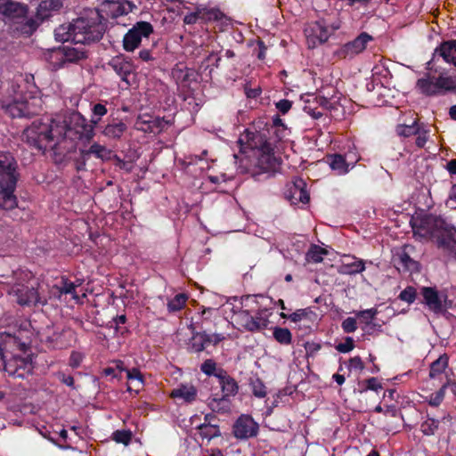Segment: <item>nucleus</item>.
<instances>
[{
	"label": "nucleus",
	"instance_id": "obj_12",
	"mask_svg": "<svg viewBox=\"0 0 456 456\" xmlns=\"http://www.w3.org/2000/svg\"><path fill=\"white\" fill-rule=\"evenodd\" d=\"M41 99L29 97L25 100H14L4 105V108L12 118H30L41 111Z\"/></svg>",
	"mask_w": 456,
	"mask_h": 456
},
{
	"label": "nucleus",
	"instance_id": "obj_53",
	"mask_svg": "<svg viewBox=\"0 0 456 456\" xmlns=\"http://www.w3.org/2000/svg\"><path fill=\"white\" fill-rule=\"evenodd\" d=\"M354 348V341L351 337H346L343 343H339L336 346V350L339 353H349Z\"/></svg>",
	"mask_w": 456,
	"mask_h": 456
},
{
	"label": "nucleus",
	"instance_id": "obj_58",
	"mask_svg": "<svg viewBox=\"0 0 456 456\" xmlns=\"http://www.w3.org/2000/svg\"><path fill=\"white\" fill-rule=\"evenodd\" d=\"M292 103L290 101L283 99L276 103V108L282 114H286L291 109Z\"/></svg>",
	"mask_w": 456,
	"mask_h": 456
},
{
	"label": "nucleus",
	"instance_id": "obj_37",
	"mask_svg": "<svg viewBox=\"0 0 456 456\" xmlns=\"http://www.w3.org/2000/svg\"><path fill=\"white\" fill-rule=\"evenodd\" d=\"M80 285V283H74L69 281L67 278L62 277L59 285H56L54 288L58 290L59 294H69L72 297L78 301L79 297L76 292V289Z\"/></svg>",
	"mask_w": 456,
	"mask_h": 456
},
{
	"label": "nucleus",
	"instance_id": "obj_61",
	"mask_svg": "<svg viewBox=\"0 0 456 456\" xmlns=\"http://www.w3.org/2000/svg\"><path fill=\"white\" fill-rule=\"evenodd\" d=\"M305 348L307 354H314L321 349V345L315 342H306Z\"/></svg>",
	"mask_w": 456,
	"mask_h": 456
},
{
	"label": "nucleus",
	"instance_id": "obj_13",
	"mask_svg": "<svg viewBox=\"0 0 456 456\" xmlns=\"http://www.w3.org/2000/svg\"><path fill=\"white\" fill-rule=\"evenodd\" d=\"M153 32V27L150 22L139 21L130 28L123 38V47L126 52H133L137 48L142 38L148 37Z\"/></svg>",
	"mask_w": 456,
	"mask_h": 456
},
{
	"label": "nucleus",
	"instance_id": "obj_36",
	"mask_svg": "<svg viewBox=\"0 0 456 456\" xmlns=\"http://www.w3.org/2000/svg\"><path fill=\"white\" fill-rule=\"evenodd\" d=\"M198 430L200 437L208 441L221 436L219 427L216 423H202L198 427Z\"/></svg>",
	"mask_w": 456,
	"mask_h": 456
},
{
	"label": "nucleus",
	"instance_id": "obj_20",
	"mask_svg": "<svg viewBox=\"0 0 456 456\" xmlns=\"http://www.w3.org/2000/svg\"><path fill=\"white\" fill-rule=\"evenodd\" d=\"M82 165L86 166V161L94 155L95 158L107 161L111 159L112 151L106 146L94 142L88 149H79Z\"/></svg>",
	"mask_w": 456,
	"mask_h": 456
},
{
	"label": "nucleus",
	"instance_id": "obj_25",
	"mask_svg": "<svg viewBox=\"0 0 456 456\" xmlns=\"http://www.w3.org/2000/svg\"><path fill=\"white\" fill-rule=\"evenodd\" d=\"M63 5L61 0H44L42 1L36 14V20L39 23L52 15V12L59 11Z\"/></svg>",
	"mask_w": 456,
	"mask_h": 456
},
{
	"label": "nucleus",
	"instance_id": "obj_11",
	"mask_svg": "<svg viewBox=\"0 0 456 456\" xmlns=\"http://www.w3.org/2000/svg\"><path fill=\"white\" fill-rule=\"evenodd\" d=\"M234 322L242 329L250 332L265 330L269 323L266 310H258L255 315L248 310H240L234 314Z\"/></svg>",
	"mask_w": 456,
	"mask_h": 456
},
{
	"label": "nucleus",
	"instance_id": "obj_8",
	"mask_svg": "<svg viewBox=\"0 0 456 456\" xmlns=\"http://www.w3.org/2000/svg\"><path fill=\"white\" fill-rule=\"evenodd\" d=\"M40 289L37 281H28L26 283L13 284L8 293L20 305L43 306L46 305L47 298L41 293Z\"/></svg>",
	"mask_w": 456,
	"mask_h": 456
},
{
	"label": "nucleus",
	"instance_id": "obj_28",
	"mask_svg": "<svg viewBox=\"0 0 456 456\" xmlns=\"http://www.w3.org/2000/svg\"><path fill=\"white\" fill-rule=\"evenodd\" d=\"M409 114L413 116L411 112ZM420 126L421 124L418 123L416 118L411 117V120L404 119L402 123H399L395 127V132L399 136L410 137L418 134Z\"/></svg>",
	"mask_w": 456,
	"mask_h": 456
},
{
	"label": "nucleus",
	"instance_id": "obj_5",
	"mask_svg": "<svg viewBox=\"0 0 456 456\" xmlns=\"http://www.w3.org/2000/svg\"><path fill=\"white\" fill-rule=\"evenodd\" d=\"M67 135V125L64 121L50 117L35 120L22 134L23 140L37 151L53 148Z\"/></svg>",
	"mask_w": 456,
	"mask_h": 456
},
{
	"label": "nucleus",
	"instance_id": "obj_15",
	"mask_svg": "<svg viewBox=\"0 0 456 456\" xmlns=\"http://www.w3.org/2000/svg\"><path fill=\"white\" fill-rule=\"evenodd\" d=\"M17 162L12 154L0 152V185L17 183Z\"/></svg>",
	"mask_w": 456,
	"mask_h": 456
},
{
	"label": "nucleus",
	"instance_id": "obj_4",
	"mask_svg": "<svg viewBox=\"0 0 456 456\" xmlns=\"http://www.w3.org/2000/svg\"><path fill=\"white\" fill-rule=\"evenodd\" d=\"M28 346L19 337L8 332L0 333V369L9 376L24 379L32 373L33 365Z\"/></svg>",
	"mask_w": 456,
	"mask_h": 456
},
{
	"label": "nucleus",
	"instance_id": "obj_52",
	"mask_svg": "<svg viewBox=\"0 0 456 456\" xmlns=\"http://www.w3.org/2000/svg\"><path fill=\"white\" fill-rule=\"evenodd\" d=\"M377 314L378 310L376 308L366 309L357 313V316L366 324L370 323Z\"/></svg>",
	"mask_w": 456,
	"mask_h": 456
},
{
	"label": "nucleus",
	"instance_id": "obj_19",
	"mask_svg": "<svg viewBox=\"0 0 456 456\" xmlns=\"http://www.w3.org/2000/svg\"><path fill=\"white\" fill-rule=\"evenodd\" d=\"M134 8H135V5L127 0H104L101 4V8L97 10L100 11V14L105 12L111 18H117L118 16L129 13L133 11Z\"/></svg>",
	"mask_w": 456,
	"mask_h": 456
},
{
	"label": "nucleus",
	"instance_id": "obj_51",
	"mask_svg": "<svg viewBox=\"0 0 456 456\" xmlns=\"http://www.w3.org/2000/svg\"><path fill=\"white\" fill-rule=\"evenodd\" d=\"M115 442L128 444L131 440V433L126 430H117L112 434Z\"/></svg>",
	"mask_w": 456,
	"mask_h": 456
},
{
	"label": "nucleus",
	"instance_id": "obj_62",
	"mask_svg": "<svg viewBox=\"0 0 456 456\" xmlns=\"http://www.w3.org/2000/svg\"><path fill=\"white\" fill-rule=\"evenodd\" d=\"M367 389L378 391L381 388V385L376 378H370L366 380Z\"/></svg>",
	"mask_w": 456,
	"mask_h": 456
},
{
	"label": "nucleus",
	"instance_id": "obj_23",
	"mask_svg": "<svg viewBox=\"0 0 456 456\" xmlns=\"http://www.w3.org/2000/svg\"><path fill=\"white\" fill-rule=\"evenodd\" d=\"M216 379L222 389L223 398L234 396L238 393V383L224 369L219 368Z\"/></svg>",
	"mask_w": 456,
	"mask_h": 456
},
{
	"label": "nucleus",
	"instance_id": "obj_35",
	"mask_svg": "<svg viewBox=\"0 0 456 456\" xmlns=\"http://www.w3.org/2000/svg\"><path fill=\"white\" fill-rule=\"evenodd\" d=\"M448 362L449 358L446 354L441 355L438 359L433 362L430 365L429 370L430 379H439L448 367Z\"/></svg>",
	"mask_w": 456,
	"mask_h": 456
},
{
	"label": "nucleus",
	"instance_id": "obj_43",
	"mask_svg": "<svg viewBox=\"0 0 456 456\" xmlns=\"http://www.w3.org/2000/svg\"><path fill=\"white\" fill-rule=\"evenodd\" d=\"M187 301V296L184 294H177L167 303V309L169 312H176L181 310Z\"/></svg>",
	"mask_w": 456,
	"mask_h": 456
},
{
	"label": "nucleus",
	"instance_id": "obj_40",
	"mask_svg": "<svg viewBox=\"0 0 456 456\" xmlns=\"http://www.w3.org/2000/svg\"><path fill=\"white\" fill-rule=\"evenodd\" d=\"M448 385L449 381L447 380L445 383L442 385L439 390H437L436 393L431 394L428 397L426 398V401L430 406L437 407L443 403Z\"/></svg>",
	"mask_w": 456,
	"mask_h": 456
},
{
	"label": "nucleus",
	"instance_id": "obj_57",
	"mask_svg": "<svg viewBox=\"0 0 456 456\" xmlns=\"http://www.w3.org/2000/svg\"><path fill=\"white\" fill-rule=\"evenodd\" d=\"M330 99L331 96H330L329 94L327 95L322 94L315 97L316 102L326 110L331 109Z\"/></svg>",
	"mask_w": 456,
	"mask_h": 456
},
{
	"label": "nucleus",
	"instance_id": "obj_18",
	"mask_svg": "<svg viewBox=\"0 0 456 456\" xmlns=\"http://www.w3.org/2000/svg\"><path fill=\"white\" fill-rule=\"evenodd\" d=\"M95 124L87 121L82 115L77 114L75 118L73 127L67 126V134L74 132L80 141L90 142L94 136Z\"/></svg>",
	"mask_w": 456,
	"mask_h": 456
},
{
	"label": "nucleus",
	"instance_id": "obj_27",
	"mask_svg": "<svg viewBox=\"0 0 456 456\" xmlns=\"http://www.w3.org/2000/svg\"><path fill=\"white\" fill-rule=\"evenodd\" d=\"M394 262L396 268L401 272H413L418 269V263L406 252V248L396 253Z\"/></svg>",
	"mask_w": 456,
	"mask_h": 456
},
{
	"label": "nucleus",
	"instance_id": "obj_48",
	"mask_svg": "<svg viewBox=\"0 0 456 456\" xmlns=\"http://www.w3.org/2000/svg\"><path fill=\"white\" fill-rule=\"evenodd\" d=\"M126 378L128 380L137 382L138 387L136 389H134V391L136 393H138L140 388L142 387V386H143L142 374L140 372V370L138 369H135V368H134L132 370H126Z\"/></svg>",
	"mask_w": 456,
	"mask_h": 456
},
{
	"label": "nucleus",
	"instance_id": "obj_30",
	"mask_svg": "<svg viewBox=\"0 0 456 456\" xmlns=\"http://www.w3.org/2000/svg\"><path fill=\"white\" fill-rule=\"evenodd\" d=\"M289 319L295 323L303 322L305 326L310 327L317 321V314L310 308H304L292 313Z\"/></svg>",
	"mask_w": 456,
	"mask_h": 456
},
{
	"label": "nucleus",
	"instance_id": "obj_38",
	"mask_svg": "<svg viewBox=\"0 0 456 456\" xmlns=\"http://www.w3.org/2000/svg\"><path fill=\"white\" fill-rule=\"evenodd\" d=\"M273 336L281 345L289 346L292 342V334L287 328L274 327L273 329Z\"/></svg>",
	"mask_w": 456,
	"mask_h": 456
},
{
	"label": "nucleus",
	"instance_id": "obj_17",
	"mask_svg": "<svg viewBox=\"0 0 456 456\" xmlns=\"http://www.w3.org/2000/svg\"><path fill=\"white\" fill-rule=\"evenodd\" d=\"M109 66L122 81L126 82L128 86L131 85L129 77L135 74V67L130 59L124 55H117L109 61Z\"/></svg>",
	"mask_w": 456,
	"mask_h": 456
},
{
	"label": "nucleus",
	"instance_id": "obj_16",
	"mask_svg": "<svg viewBox=\"0 0 456 456\" xmlns=\"http://www.w3.org/2000/svg\"><path fill=\"white\" fill-rule=\"evenodd\" d=\"M372 40V37L366 32L361 33L353 41L343 45L338 51L337 54L339 58L346 59L352 58L356 54L363 52L367 44Z\"/></svg>",
	"mask_w": 456,
	"mask_h": 456
},
{
	"label": "nucleus",
	"instance_id": "obj_59",
	"mask_svg": "<svg viewBox=\"0 0 456 456\" xmlns=\"http://www.w3.org/2000/svg\"><path fill=\"white\" fill-rule=\"evenodd\" d=\"M216 310L214 308H204L201 312V329L204 323L208 322L212 317Z\"/></svg>",
	"mask_w": 456,
	"mask_h": 456
},
{
	"label": "nucleus",
	"instance_id": "obj_54",
	"mask_svg": "<svg viewBox=\"0 0 456 456\" xmlns=\"http://www.w3.org/2000/svg\"><path fill=\"white\" fill-rule=\"evenodd\" d=\"M343 330L346 333H352L357 330L356 321L353 317L345 319L341 324Z\"/></svg>",
	"mask_w": 456,
	"mask_h": 456
},
{
	"label": "nucleus",
	"instance_id": "obj_14",
	"mask_svg": "<svg viewBox=\"0 0 456 456\" xmlns=\"http://www.w3.org/2000/svg\"><path fill=\"white\" fill-rule=\"evenodd\" d=\"M259 431L258 424L249 415L240 416L232 427L233 436L240 440L256 437Z\"/></svg>",
	"mask_w": 456,
	"mask_h": 456
},
{
	"label": "nucleus",
	"instance_id": "obj_22",
	"mask_svg": "<svg viewBox=\"0 0 456 456\" xmlns=\"http://www.w3.org/2000/svg\"><path fill=\"white\" fill-rule=\"evenodd\" d=\"M134 127L144 133H158L162 129V120L147 114L140 115L136 118Z\"/></svg>",
	"mask_w": 456,
	"mask_h": 456
},
{
	"label": "nucleus",
	"instance_id": "obj_49",
	"mask_svg": "<svg viewBox=\"0 0 456 456\" xmlns=\"http://www.w3.org/2000/svg\"><path fill=\"white\" fill-rule=\"evenodd\" d=\"M416 296V289L411 286H408L403 291H401L399 298L403 301L407 302L408 304H411L415 301Z\"/></svg>",
	"mask_w": 456,
	"mask_h": 456
},
{
	"label": "nucleus",
	"instance_id": "obj_39",
	"mask_svg": "<svg viewBox=\"0 0 456 456\" xmlns=\"http://www.w3.org/2000/svg\"><path fill=\"white\" fill-rule=\"evenodd\" d=\"M327 250L318 245H312L308 249L305 259L307 262L321 263L323 260V256L327 255Z\"/></svg>",
	"mask_w": 456,
	"mask_h": 456
},
{
	"label": "nucleus",
	"instance_id": "obj_1",
	"mask_svg": "<svg viewBox=\"0 0 456 456\" xmlns=\"http://www.w3.org/2000/svg\"><path fill=\"white\" fill-rule=\"evenodd\" d=\"M440 58L444 62L456 66V39L444 41L435 49L431 60L427 63L429 72L417 80L416 88L426 96L456 94V77L451 76L447 72L432 74V72L437 73L436 65Z\"/></svg>",
	"mask_w": 456,
	"mask_h": 456
},
{
	"label": "nucleus",
	"instance_id": "obj_31",
	"mask_svg": "<svg viewBox=\"0 0 456 456\" xmlns=\"http://www.w3.org/2000/svg\"><path fill=\"white\" fill-rule=\"evenodd\" d=\"M76 45L77 46H62L66 63L77 62L87 57V52L86 51L84 45Z\"/></svg>",
	"mask_w": 456,
	"mask_h": 456
},
{
	"label": "nucleus",
	"instance_id": "obj_50",
	"mask_svg": "<svg viewBox=\"0 0 456 456\" xmlns=\"http://www.w3.org/2000/svg\"><path fill=\"white\" fill-rule=\"evenodd\" d=\"M200 370L206 375L216 378L219 369L216 368V363L212 359H208L201 364Z\"/></svg>",
	"mask_w": 456,
	"mask_h": 456
},
{
	"label": "nucleus",
	"instance_id": "obj_42",
	"mask_svg": "<svg viewBox=\"0 0 456 456\" xmlns=\"http://www.w3.org/2000/svg\"><path fill=\"white\" fill-rule=\"evenodd\" d=\"M73 33H71V23L68 25H61L54 30V36L55 38L58 41L62 42H68L72 41L73 42Z\"/></svg>",
	"mask_w": 456,
	"mask_h": 456
},
{
	"label": "nucleus",
	"instance_id": "obj_64",
	"mask_svg": "<svg viewBox=\"0 0 456 456\" xmlns=\"http://www.w3.org/2000/svg\"><path fill=\"white\" fill-rule=\"evenodd\" d=\"M199 12H191L184 16L183 22L185 24H194L199 19Z\"/></svg>",
	"mask_w": 456,
	"mask_h": 456
},
{
	"label": "nucleus",
	"instance_id": "obj_55",
	"mask_svg": "<svg viewBox=\"0 0 456 456\" xmlns=\"http://www.w3.org/2000/svg\"><path fill=\"white\" fill-rule=\"evenodd\" d=\"M83 358L84 356L81 353L73 351L69 356V366L72 368H77L81 364Z\"/></svg>",
	"mask_w": 456,
	"mask_h": 456
},
{
	"label": "nucleus",
	"instance_id": "obj_7",
	"mask_svg": "<svg viewBox=\"0 0 456 456\" xmlns=\"http://www.w3.org/2000/svg\"><path fill=\"white\" fill-rule=\"evenodd\" d=\"M28 7L25 4L11 0L0 1V13L12 20V29L20 34L30 36L39 26L33 18L27 17Z\"/></svg>",
	"mask_w": 456,
	"mask_h": 456
},
{
	"label": "nucleus",
	"instance_id": "obj_33",
	"mask_svg": "<svg viewBox=\"0 0 456 456\" xmlns=\"http://www.w3.org/2000/svg\"><path fill=\"white\" fill-rule=\"evenodd\" d=\"M127 126L122 121H114L106 125L102 130V134L110 139H119L126 131Z\"/></svg>",
	"mask_w": 456,
	"mask_h": 456
},
{
	"label": "nucleus",
	"instance_id": "obj_47",
	"mask_svg": "<svg viewBox=\"0 0 456 456\" xmlns=\"http://www.w3.org/2000/svg\"><path fill=\"white\" fill-rule=\"evenodd\" d=\"M439 421L433 418H428L421 424V431L425 436H432L437 430Z\"/></svg>",
	"mask_w": 456,
	"mask_h": 456
},
{
	"label": "nucleus",
	"instance_id": "obj_32",
	"mask_svg": "<svg viewBox=\"0 0 456 456\" xmlns=\"http://www.w3.org/2000/svg\"><path fill=\"white\" fill-rule=\"evenodd\" d=\"M45 59L49 62L53 69H60L66 63L63 47L48 50L45 53Z\"/></svg>",
	"mask_w": 456,
	"mask_h": 456
},
{
	"label": "nucleus",
	"instance_id": "obj_6",
	"mask_svg": "<svg viewBox=\"0 0 456 456\" xmlns=\"http://www.w3.org/2000/svg\"><path fill=\"white\" fill-rule=\"evenodd\" d=\"M104 20L100 11L89 10L86 16L80 17L71 23V33L75 45H86L99 41L104 33Z\"/></svg>",
	"mask_w": 456,
	"mask_h": 456
},
{
	"label": "nucleus",
	"instance_id": "obj_60",
	"mask_svg": "<svg viewBox=\"0 0 456 456\" xmlns=\"http://www.w3.org/2000/svg\"><path fill=\"white\" fill-rule=\"evenodd\" d=\"M244 90H245V94L248 98L255 99V98L258 97L261 94L260 87L250 88L248 86V85H245Z\"/></svg>",
	"mask_w": 456,
	"mask_h": 456
},
{
	"label": "nucleus",
	"instance_id": "obj_10",
	"mask_svg": "<svg viewBox=\"0 0 456 456\" xmlns=\"http://www.w3.org/2000/svg\"><path fill=\"white\" fill-rule=\"evenodd\" d=\"M420 294L422 303L436 314H443L452 306L445 290H437L435 287H422Z\"/></svg>",
	"mask_w": 456,
	"mask_h": 456
},
{
	"label": "nucleus",
	"instance_id": "obj_34",
	"mask_svg": "<svg viewBox=\"0 0 456 456\" xmlns=\"http://www.w3.org/2000/svg\"><path fill=\"white\" fill-rule=\"evenodd\" d=\"M210 343L211 338L209 335L206 332H198L192 336L189 344V350L193 353H200Z\"/></svg>",
	"mask_w": 456,
	"mask_h": 456
},
{
	"label": "nucleus",
	"instance_id": "obj_45",
	"mask_svg": "<svg viewBox=\"0 0 456 456\" xmlns=\"http://www.w3.org/2000/svg\"><path fill=\"white\" fill-rule=\"evenodd\" d=\"M108 110L105 104L102 103H95L92 107V116H91V122L97 125L102 118L107 114Z\"/></svg>",
	"mask_w": 456,
	"mask_h": 456
},
{
	"label": "nucleus",
	"instance_id": "obj_26",
	"mask_svg": "<svg viewBox=\"0 0 456 456\" xmlns=\"http://www.w3.org/2000/svg\"><path fill=\"white\" fill-rule=\"evenodd\" d=\"M305 182L302 179H298L289 188L288 198L293 204L297 202L307 203L309 201L310 197L305 189Z\"/></svg>",
	"mask_w": 456,
	"mask_h": 456
},
{
	"label": "nucleus",
	"instance_id": "obj_3",
	"mask_svg": "<svg viewBox=\"0 0 456 456\" xmlns=\"http://www.w3.org/2000/svg\"><path fill=\"white\" fill-rule=\"evenodd\" d=\"M245 138L247 148L256 151L254 153L253 160L248 157L240 159V172L249 174L256 180H261L264 175L269 177L276 173L280 168L281 161L274 156L273 149L265 135L261 133H248Z\"/></svg>",
	"mask_w": 456,
	"mask_h": 456
},
{
	"label": "nucleus",
	"instance_id": "obj_56",
	"mask_svg": "<svg viewBox=\"0 0 456 456\" xmlns=\"http://www.w3.org/2000/svg\"><path fill=\"white\" fill-rule=\"evenodd\" d=\"M348 368L350 370H362L364 369V363L360 356H354L349 360Z\"/></svg>",
	"mask_w": 456,
	"mask_h": 456
},
{
	"label": "nucleus",
	"instance_id": "obj_44",
	"mask_svg": "<svg viewBox=\"0 0 456 456\" xmlns=\"http://www.w3.org/2000/svg\"><path fill=\"white\" fill-rule=\"evenodd\" d=\"M429 128L426 125L421 124V126L419 128L418 134H415L417 135L415 144L418 148L421 149L426 145L427 142L429 139Z\"/></svg>",
	"mask_w": 456,
	"mask_h": 456
},
{
	"label": "nucleus",
	"instance_id": "obj_41",
	"mask_svg": "<svg viewBox=\"0 0 456 456\" xmlns=\"http://www.w3.org/2000/svg\"><path fill=\"white\" fill-rule=\"evenodd\" d=\"M345 273L350 275L361 273L365 270V263L362 259L353 258L352 262L344 264Z\"/></svg>",
	"mask_w": 456,
	"mask_h": 456
},
{
	"label": "nucleus",
	"instance_id": "obj_24",
	"mask_svg": "<svg viewBox=\"0 0 456 456\" xmlns=\"http://www.w3.org/2000/svg\"><path fill=\"white\" fill-rule=\"evenodd\" d=\"M170 396L183 403H191L197 399L198 390L192 384L183 383L171 391Z\"/></svg>",
	"mask_w": 456,
	"mask_h": 456
},
{
	"label": "nucleus",
	"instance_id": "obj_2",
	"mask_svg": "<svg viewBox=\"0 0 456 456\" xmlns=\"http://www.w3.org/2000/svg\"><path fill=\"white\" fill-rule=\"evenodd\" d=\"M411 225L415 238L434 240L438 248L456 259V227L433 214L413 217Z\"/></svg>",
	"mask_w": 456,
	"mask_h": 456
},
{
	"label": "nucleus",
	"instance_id": "obj_46",
	"mask_svg": "<svg viewBox=\"0 0 456 456\" xmlns=\"http://www.w3.org/2000/svg\"><path fill=\"white\" fill-rule=\"evenodd\" d=\"M250 387L255 396L264 398L266 395V387L260 379H251Z\"/></svg>",
	"mask_w": 456,
	"mask_h": 456
},
{
	"label": "nucleus",
	"instance_id": "obj_63",
	"mask_svg": "<svg viewBox=\"0 0 456 456\" xmlns=\"http://www.w3.org/2000/svg\"><path fill=\"white\" fill-rule=\"evenodd\" d=\"M138 58L142 61L149 62L153 61V57L151 55V52L148 49H142L138 53Z\"/></svg>",
	"mask_w": 456,
	"mask_h": 456
},
{
	"label": "nucleus",
	"instance_id": "obj_9",
	"mask_svg": "<svg viewBox=\"0 0 456 456\" xmlns=\"http://www.w3.org/2000/svg\"><path fill=\"white\" fill-rule=\"evenodd\" d=\"M339 28V21H330L325 18H321L315 21L307 23L304 32L308 47L315 48L324 44Z\"/></svg>",
	"mask_w": 456,
	"mask_h": 456
},
{
	"label": "nucleus",
	"instance_id": "obj_29",
	"mask_svg": "<svg viewBox=\"0 0 456 456\" xmlns=\"http://www.w3.org/2000/svg\"><path fill=\"white\" fill-rule=\"evenodd\" d=\"M328 162L330 168L337 172L338 175L346 174L350 168L354 167V163H348L346 157L340 154H333L328 156Z\"/></svg>",
	"mask_w": 456,
	"mask_h": 456
},
{
	"label": "nucleus",
	"instance_id": "obj_21",
	"mask_svg": "<svg viewBox=\"0 0 456 456\" xmlns=\"http://www.w3.org/2000/svg\"><path fill=\"white\" fill-rule=\"evenodd\" d=\"M16 183L0 185V208L4 210H12L18 206V200L14 195Z\"/></svg>",
	"mask_w": 456,
	"mask_h": 456
}]
</instances>
